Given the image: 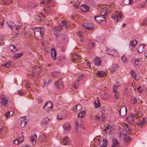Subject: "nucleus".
I'll list each match as a JSON object with an SVG mask.
<instances>
[{"instance_id": "7", "label": "nucleus", "mask_w": 147, "mask_h": 147, "mask_svg": "<svg viewBox=\"0 0 147 147\" xmlns=\"http://www.w3.org/2000/svg\"><path fill=\"white\" fill-rule=\"evenodd\" d=\"M107 53L109 55L114 56H116L117 54V52L115 49H109L107 50Z\"/></svg>"}, {"instance_id": "10", "label": "nucleus", "mask_w": 147, "mask_h": 147, "mask_svg": "<svg viewBox=\"0 0 147 147\" xmlns=\"http://www.w3.org/2000/svg\"><path fill=\"white\" fill-rule=\"evenodd\" d=\"M105 19V17L103 16H94V20L97 22H99V21H104V19Z\"/></svg>"}, {"instance_id": "51", "label": "nucleus", "mask_w": 147, "mask_h": 147, "mask_svg": "<svg viewBox=\"0 0 147 147\" xmlns=\"http://www.w3.org/2000/svg\"><path fill=\"white\" fill-rule=\"evenodd\" d=\"M5 116L6 118H8L10 117V111H8L5 114Z\"/></svg>"}, {"instance_id": "58", "label": "nucleus", "mask_w": 147, "mask_h": 147, "mask_svg": "<svg viewBox=\"0 0 147 147\" xmlns=\"http://www.w3.org/2000/svg\"><path fill=\"white\" fill-rule=\"evenodd\" d=\"M3 39V38L0 36V45H3V44L4 42H2Z\"/></svg>"}, {"instance_id": "56", "label": "nucleus", "mask_w": 147, "mask_h": 147, "mask_svg": "<svg viewBox=\"0 0 147 147\" xmlns=\"http://www.w3.org/2000/svg\"><path fill=\"white\" fill-rule=\"evenodd\" d=\"M89 45L91 46V49L92 48H93L95 45V44L93 42H90L89 43Z\"/></svg>"}, {"instance_id": "6", "label": "nucleus", "mask_w": 147, "mask_h": 147, "mask_svg": "<svg viewBox=\"0 0 147 147\" xmlns=\"http://www.w3.org/2000/svg\"><path fill=\"white\" fill-rule=\"evenodd\" d=\"M28 121V117H23L21 118V125L22 127H24Z\"/></svg>"}, {"instance_id": "2", "label": "nucleus", "mask_w": 147, "mask_h": 147, "mask_svg": "<svg viewBox=\"0 0 147 147\" xmlns=\"http://www.w3.org/2000/svg\"><path fill=\"white\" fill-rule=\"evenodd\" d=\"M1 103L4 106L7 107L9 106L11 102L8 98H6L4 96H2L1 97Z\"/></svg>"}, {"instance_id": "30", "label": "nucleus", "mask_w": 147, "mask_h": 147, "mask_svg": "<svg viewBox=\"0 0 147 147\" xmlns=\"http://www.w3.org/2000/svg\"><path fill=\"white\" fill-rule=\"evenodd\" d=\"M23 54V53L21 52L20 53H17L15 54L13 56V58H18L20 57Z\"/></svg>"}, {"instance_id": "35", "label": "nucleus", "mask_w": 147, "mask_h": 147, "mask_svg": "<svg viewBox=\"0 0 147 147\" xmlns=\"http://www.w3.org/2000/svg\"><path fill=\"white\" fill-rule=\"evenodd\" d=\"M143 91V89L142 88L141 86H138L137 89V92L138 93H141Z\"/></svg>"}, {"instance_id": "38", "label": "nucleus", "mask_w": 147, "mask_h": 147, "mask_svg": "<svg viewBox=\"0 0 147 147\" xmlns=\"http://www.w3.org/2000/svg\"><path fill=\"white\" fill-rule=\"evenodd\" d=\"M140 61V60L138 59H135V65L136 67L139 66V63Z\"/></svg>"}, {"instance_id": "18", "label": "nucleus", "mask_w": 147, "mask_h": 147, "mask_svg": "<svg viewBox=\"0 0 147 147\" xmlns=\"http://www.w3.org/2000/svg\"><path fill=\"white\" fill-rule=\"evenodd\" d=\"M144 44L140 45L138 49V52L140 53H142L145 47Z\"/></svg>"}, {"instance_id": "19", "label": "nucleus", "mask_w": 147, "mask_h": 147, "mask_svg": "<svg viewBox=\"0 0 147 147\" xmlns=\"http://www.w3.org/2000/svg\"><path fill=\"white\" fill-rule=\"evenodd\" d=\"M10 48L12 51L15 53L17 52L18 50V49L17 48L16 46L13 45H11L10 47Z\"/></svg>"}, {"instance_id": "60", "label": "nucleus", "mask_w": 147, "mask_h": 147, "mask_svg": "<svg viewBox=\"0 0 147 147\" xmlns=\"http://www.w3.org/2000/svg\"><path fill=\"white\" fill-rule=\"evenodd\" d=\"M63 26L65 28V26L66 24H67V23L66 21H63L62 22Z\"/></svg>"}, {"instance_id": "16", "label": "nucleus", "mask_w": 147, "mask_h": 147, "mask_svg": "<svg viewBox=\"0 0 147 147\" xmlns=\"http://www.w3.org/2000/svg\"><path fill=\"white\" fill-rule=\"evenodd\" d=\"M119 146V144L116 140L114 139L113 140L112 147H118Z\"/></svg>"}, {"instance_id": "52", "label": "nucleus", "mask_w": 147, "mask_h": 147, "mask_svg": "<svg viewBox=\"0 0 147 147\" xmlns=\"http://www.w3.org/2000/svg\"><path fill=\"white\" fill-rule=\"evenodd\" d=\"M130 140V137L129 136H128L127 137L124 138V140L125 142H127Z\"/></svg>"}, {"instance_id": "32", "label": "nucleus", "mask_w": 147, "mask_h": 147, "mask_svg": "<svg viewBox=\"0 0 147 147\" xmlns=\"http://www.w3.org/2000/svg\"><path fill=\"white\" fill-rule=\"evenodd\" d=\"M48 122V120L45 118H44L41 121V124L43 126L46 125Z\"/></svg>"}, {"instance_id": "47", "label": "nucleus", "mask_w": 147, "mask_h": 147, "mask_svg": "<svg viewBox=\"0 0 147 147\" xmlns=\"http://www.w3.org/2000/svg\"><path fill=\"white\" fill-rule=\"evenodd\" d=\"M13 26V28H15L16 30H19L20 29V25H17L14 24Z\"/></svg>"}, {"instance_id": "49", "label": "nucleus", "mask_w": 147, "mask_h": 147, "mask_svg": "<svg viewBox=\"0 0 147 147\" xmlns=\"http://www.w3.org/2000/svg\"><path fill=\"white\" fill-rule=\"evenodd\" d=\"M121 60L123 62H125L126 61L127 59L125 56H123L121 57Z\"/></svg>"}, {"instance_id": "22", "label": "nucleus", "mask_w": 147, "mask_h": 147, "mask_svg": "<svg viewBox=\"0 0 147 147\" xmlns=\"http://www.w3.org/2000/svg\"><path fill=\"white\" fill-rule=\"evenodd\" d=\"M7 26L10 27L11 30H12L13 28V26L14 24L11 21H8L7 23Z\"/></svg>"}, {"instance_id": "26", "label": "nucleus", "mask_w": 147, "mask_h": 147, "mask_svg": "<svg viewBox=\"0 0 147 147\" xmlns=\"http://www.w3.org/2000/svg\"><path fill=\"white\" fill-rule=\"evenodd\" d=\"M65 59V57L63 55H61L57 58V60L59 62V63H61V62Z\"/></svg>"}, {"instance_id": "24", "label": "nucleus", "mask_w": 147, "mask_h": 147, "mask_svg": "<svg viewBox=\"0 0 147 147\" xmlns=\"http://www.w3.org/2000/svg\"><path fill=\"white\" fill-rule=\"evenodd\" d=\"M77 33L80 38H82V39L80 40L81 42H83V40L82 39L83 38V36H82L83 32L81 31H77Z\"/></svg>"}, {"instance_id": "41", "label": "nucleus", "mask_w": 147, "mask_h": 147, "mask_svg": "<svg viewBox=\"0 0 147 147\" xmlns=\"http://www.w3.org/2000/svg\"><path fill=\"white\" fill-rule=\"evenodd\" d=\"M122 15L121 12H119L118 15L116 16V18L117 19V22H118V20H119L121 18Z\"/></svg>"}, {"instance_id": "36", "label": "nucleus", "mask_w": 147, "mask_h": 147, "mask_svg": "<svg viewBox=\"0 0 147 147\" xmlns=\"http://www.w3.org/2000/svg\"><path fill=\"white\" fill-rule=\"evenodd\" d=\"M81 125L78 123V122L76 124V129L78 131H79L81 130Z\"/></svg>"}, {"instance_id": "5", "label": "nucleus", "mask_w": 147, "mask_h": 147, "mask_svg": "<svg viewBox=\"0 0 147 147\" xmlns=\"http://www.w3.org/2000/svg\"><path fill=\"white\" fill-rule=\"evenodd\" d=\"M138 116L136 114L131 113L129 116L127 118V120L128 121V122L130 123H133L135 118L136 117L137 119Z\"/></svg>"}, {"instance_id": "29", "label": "nucleus", "mask_w": 147, "mask_h": 147, "mask_svg": "<svg viewBox=\"0 0 147 147\" xmlns=\"http://www.w3.org/2000/svg\"><path fill=\"white\" fill-rule=\"evenodd\" d=\"M11 61H9L5 63L2 65V66L5 67H9L11 66Z\"/></svg>"}, {"instance_id": "39", "label": "nucleus", "mask_w": 147, "mask_h": 147, "mask_svg": "<svg viewBox=\"0 0 147 147\" xmlns=\"http://www.w3.org/2000/svg\"><path fill=\"white\" fill-rule=\"evenodd\" d=\"M20 141V143H21L24 140V138L23 135H22L20 137H19L18 138H17Z\"/></svg>"}, {"instance_id": "8", "label": "nucleus", "mask_w": 147, "mask_h": 147, "mask_svg": "<svg viewBox=\"0 0 147 147\" xmlns=\"http://www.w3.org/2000/svg\"><path fill=\"white\" fill-rule=\"evenodd\" d=\"M72 61L73 63H78L81 62V56L78 55H76L73 57Z\"/></svg>"}, {"instance_id": "46", "label": "nucleus", "mask_w": 147, "mask_h": 147, "mask_svg": "<svg viewBox=\"0 0 147 147\" xmlns=\"http://www.w3.org/2000/svg\"><path fill=\"white\" fill-rule=\"evenodd\" d=\"M118 67V65L117 64H114L113 65L112 71H114L115 69Z\"/></svg>"}, {"instance_id": "44", "label": "nucleus", "mask_w": 147, "mask_h": 147, "mask_svg": "<svg viewBox=\"0 0 147 147\" xmlns=\"http://www.w3.org/2000/svg\"><path fill=\"white\" fill-rule=\"evenodd\" d=\"M110 127H111V125H109V124H108V125L107 126V127L104 129V130H103V131L104 132H105V133H106V131H107V130L109 129V128Z\"/></svg>"}, {"instance_id": "59", "label": "nucleus", "mask_w": 147, "mask_h": 147, "mask_svg": "<svg viewBox=\"0 0 147 147\" xmlns=\"http://www.w3.org/2000/svg\"><path fill=\"white\" fill-rule=\"evenodd\" d=\"M3 21H2L1 22H0V28L3 27Z\"/></svg>"}, {"instance_id": "4", "label": "nucleus", "mask_w": 147, "mask_h": 147, "mask_svg": "<svg viewBox=\"0 0 147 147\" xmlns=\"http://www.w3.org/2000/svg\"><path fill=\"white\" fill-rule=\"evenodd\" d=\"M54 84L56 88L59 89H62L64 87L62 78H61L58 81H56Z\"/></svg>"}, {"instance_id": "21", "label": "nucleus", "mask_w": 147, "mask_h": 147, "mask_svg": "<svg viewBox=\"0 0 147 147\" xmlns=\"http://www.w3.org/2000/svg\"><path fill=\"white\" fill-rule=\"evenodd\" d=\"M62 29V27L60 26H57L55 27L53 29V31H57V32H59Z\"/></svg>"}, {"instance_id": "57", "label": "nucleus", "mask_w": 147, "mask_h": 147, "mask_svg": "<svg viewBox=\"0 0 147 147\" xmlns=\"http://www.w3.org/2000/svg\"><path fill=\"white\" fill-rule=\"evenodd\" d=\"M133 104H135L137 103V100L136 98H134L133 99Z\"/></svg>"}, {"instance_id": "43", "label": "nucleus", "mask_w": 147, "mask_h": 147, "mask_svg": "<svg viewBox=\"0 0 147 147\" xmlns=\"http://www.w3.org/2000/svg\"><path fill=\"white\" fill-rule=\"evenodd\" d=\"M84 75L81 74L78 77L77 80L78 81H79L82 80L84 77Z\"/></svg>"}, {"instance_id": "17", "label": "nucleus", "mask_w": 147, "mask_h": 147, "mask_svg": "<svg viewBox=\"0 0 147 147\" xmlns=\"http://www.w3.org/2000/svg\"><path fill=\"white\" fill-rule=\"evenodd\" d=\"M70 142L69 138L68 137H65L64 138L62 141V143L64 145H67Z\"/></svg>"}, {"instance_id": "23", "label": "nucleus", "mask_w": 147, "mask_h": 147, "mask_svg": "<svg viewBox=\"0 0 147 147\" xmlns=\"http://www.w3.org/2000/svg\"><path fill=\"white\" fill-rule=\"evenodd\" d=\"M34 70L36 71V75H40V68L38 66H35L34 68H33Z\"/></svg>"}, {"instance_id": "31", "label": "nucleus", "mask_w": 147, "mask_h": 147, "mask_svg": "<svg viewBox=\"0 0 147 147\" xmlns=\"http://www.w3.org/2000/svg\"><path fill=\"white\" fill-rule=\"evenodd\" d=\"M37 139L36 135L35 134H33L31 136L30 138V140L32 142H33L34 140H36Z\"/></svg>"}, {"instance_id": "28", "label": "nucleus", "mask_w": 147, "mask_h": 147, "mask_svg": "<svg viewBox=\"0 0 147 147\" xmlns=\"http://www.w3.org/2000/svg\"><path fill=\"white\" fill-rule=\"evenodd\" d=\"M60 75V74L57 72H52L51 74V76L53 77H57L59 76Z\"/></svg>"}, {"instance_id": "3", "label": "nucleus", "mask_w": 147, "mask_h": 147, "mask_svg": "<svg viewBox=\"0 0 147 147\" xmlns=\"http://www.w3.org/2000/svg\"><path fill=\"white\" fill-rule=\"evenodd\" d=\"M111 9L108 7H104L100 10V13L101 16H108V13H110Z\"/></svg>"}, {"instance_id": "27", "label": "nucleus", "mask_w": 147, "mask_h": 147, "mask_svg": "<svg viewBox=\"0 0 147 147\" xmlns=\"http://www.w3.org/2000/svg\"><path fill=\"white\" fill-rule=\"evenodd\" d=\"M86 114V111H82L80 112L78 115V117H80L82 118L83 117H84V115Z\"/></svg>"}, {"instance_id": "53", "label": "nucleus", "mask_w": 147, "mask_h": 147, "mask_svg": "<svg viewBox=\"0 0 147 147\" xmlns=\"http://www.w3.org/2000/svg\"><path fill=\"white\" fill-rule=\"evenodd\" d=\"M129 0H124L123 3L125 5H128L129 4Z\"/></svg>"}, {"instance_id": "20", "label": "nucleus", "mask_w": 147, "mask_h": 147, "mask_svg": "<svg viewBox=\"0 0 147 147\" xmlns=\"http://www.w3.org/2000/svg\"><path fill=\"white\" fill-rule=\"evenodd\" d=\"M64 130L68 131L71 129L70 125L67 124H65L63 126Z\"/></svg>"}, {"instance_id": "42", "label": "nucleus", "mask_w": 147, "mask_h": 147, "mask_svg": "<svg viewBox=\"0 0 147 147\" xmlns=\"http://www.w3.org/2000/svg\"><path fill=\"white\" fill-rule=\"evenodd\" d=\"M145 122V121L144 119H143L142 120H140L137 123L139 125L141 126Z\"/></svg>"}, {"instance_id": "25", "label": "nucleus", "mask_w": 147, "mask_h": 147, "mask_svg": "<svg viewBox=\"0 0 147 147\" xmlns=\"http://www.w3.org/2000/svg\"><path fill=\"white\" fill-rule=\"evenodd\" d=\"M108 140L106 138H103V144L101 146V147H106L107 145Z\"/></svg>"}, {"instance_id": "61", "label": "nucleus", "mask_w": 147, "mask_h": 147, "mask_svg": "<svg viewBox=\"0 0 147 147\" xmlns=\"http://www.w3.org/2000/svg\"><path fill=\"white\" fill-rule=\"evenodd\" d=\"M38 102L40 104L41 103L43 102V100L41 98L38 99Z\"/></svg>"}, {"instance_id": "50", "label": "nucleus", "mask_w": 147, "mask_h": 147, "mask_svg": "<svg viewBox=\"0 0 147 147\" xmlns=\"http://www.w3.org/2000/svg\"><path fill=\"white\" fill-rule=\"evenodd\" d=\"M18 94L20 96H22L23 95L24 93V92L22 90H18L17 91Z\"/></svg>"}, {"instance_id": "55", "label": "nucleus", "mask_w": 147, "mask_h": 147, "mask_svg": "<svg viewBox=\"0 0 147 147\" xmlns=\"http://www.w3.org/2000/svg\"><path fill=\"white\" fill-rule=\"evenodd\" d=\"M33 76H38L36 75V71L34 70V69H33V74L32 75Z\"/></svg>"}, {"instance_id": "33", "label": "nucleus", "mask_w": 147, "mask_h": 147, "mask_svg": "<svg viewBox=\"0 0 147 147\" xmlns=\"http://www.w3.org/2000/svg\"><path fill=\"white\" fill-rule=\"evenodd\" d=\"M137 41L136 40H132L130 41L129 45L133 46H135V45L137 44Z\"/></svg>"}, {"instance_id": "48", "label": "nucleus", "mask_w": 147, "mask_h": 147, "mask_svg": "<svg viewBox=\"0 0 147 147\" xmlns=\"http://www.w3.org/2000/svg\"><path fill=\"white\" fill-rule=\"evenodd\" d=\"M147 20L146 18H144L143 21V22L141 23V24H142V25L145 26L147 24V22L146 21Z\"/></svg>"}, {"instance_id": "15", "label": "nucleus", "mask_w": 147, "mask_h": 147, "mask_svg": "<svg viewBox=\"0 0 147 147\" xmlns=\"http://www.w3.org/2000/svg\"><path fill=\"white\" fill-rule=\"evenodd\" d=\"M105 74V72L101 71H97L96 73V76L100 78L103 77Z\"/></svg>"}, {"instance_id": "40", "label": "nucleus", "mask_w": 147, "mask_h": 147, "mask_svg": "<svg viewBox=\"0 0 147 147\" xmlns=\"http://www.w3.org/2000/svg\"><path fill=\"white\" fill-rule=\"evenodd\" d=\"M81 108V105L80 104H78L77 105H76V107H74V109L80 110Z\"/></svg>"}, {"instance_id": "34", "label": "nucleus", "mask_w": 147, "mask_h": 147, "mask_svg": "<svg viewBox=\"0 0 147 147\" xmlns=\"http://www.w3.org/2000/svg\"><path fill=\"white\" fill-rule=\"evenodd\" d=\"M95 107L96 108H98L100 107V103L98 100H97L94 101Z\"/></svg>"}, {"instance_id": "63", "label": "nucleus", "mask_w": 147, "mask_h": 147, "mask_svg": "<svg viewBox=\"0 0 147 147\" xmlns=\"http://www.w3.org/2000/svg\"><path fill=\"white\" fill-rule=\"evenodd\" d=\"M73 7H76V8H79V6L78 5H77L74 4H73Z\"/></svg>"}, {"instance_id": "12", "label": "nucleus", "mask_w": 147, "mask_h": 147, "mask_svg": "<svg viewBox=\"0 0 147 147\" xmlns=\"http://www.w3.org/2000/svg\"><path fill=\"white\" fill-rule=\"evenodd\" d=\"M51 55L53 58L55 60H56L57 52L54 48H52L51 51Z\"/></svg>"}, {"instance_id": "14", "label": "nucleus", "mask_w": 147, "mask_h": 147, "mask_svg": "<svg viewBox=\"0 0 147 147\" xmlns=\"http://www.w3.org/2000/svg\"><path fill=\"white\" fill-rule=\"evenodd\" d=\"M81 9L84 12H88L89 10V7L87 5L84 4L81 5Z\"/></svg>"}, {"instance_id": "62", "label": "nucleus", "mask_w": 147, "mask_h": 147, "mask_svg": "<svg viewBox=\"0 0 147 147\" xmlns=\"http://www.w3.org/2000/svg\"><path fill=\"white\" fill-rule=\"evenodd\" d=\"M21 147H31V146L29 145L26 144L23 145Z\"/></svg>"}, {"instance_id": "11", "label": "nucleus", "mask_w": 147, "mask_h": 147, "mask_svg": "<svg viewBox=\"0 0 147 147\" xmlns=\"http://www.w3.org/2000/svg\"><path fill=\"white\" fill-rule=\"evenodd\" d=\"M94 63L95 65L99 66L101 64V60L99 57H96L94 59Z\"/></svg>"}, {"instance_id": "37", "label": "nucleus", "mask_w": 147, "mask_h": 147, "mask_svg": "<svg viewBox=\"0 0 147 147\" xmlns=\"http://www.w3.org/2000/svg\"><path fill=\"white\" fill-rule=\"evenodd\" d=\"M87 3L88 4L90 5H91L93 6L94 5V1L92 0H87L86 1Z\"/></svg>"}, {"instance_id": "13", "label": "nucleus", "mask_w": 147, "mask_h": 147, "mask_svg": "<svg viewBox=\"0 0 147 147\" xmlns=\"http://www.w3.org/2000/svg\"><path fill=\"white\" fill-rule=\"evenodd\" d=\"M83 26L89 30H92L93 28L94 25L92 24H85Z\"/></svg>"}, {"instance_id": "1", "label": "nucleus", "mask_w": 147, "mask_h": 147, "mask_svg": "<svg viewBox=\"0 0 147 147\" xmlns=\"http://www.w3.org/2000/svg\"><path fill=\"white\" fill-rule=\"evenodd\" d=\"M33 32L36 39L42 40L45 33V29L44 28L42 27H35Z\"/></svg>"}, {"instance_id": "45", "label": "nucleus", "mask_w": 147, "mask_h": 147, "mask_svg": "<svg viewBox=\"0 0 147 147\" xmlns=\"http://www.w3.org/2000/svg\"><path fill=\"white\" fill-rule=\"evenodd\" d=\"M13 143L16 145H18L19 143H20V141L18 140V138H17L16 139L13 141Z\"/></svg>"}, {"instance_id": "64", "label": "nucleus", "mask_w": 147, "mask_h": 147, "mask_svg": "<svg viewBox=\"0 0 147 147\" xmlns=\"http://www.w3.org/2000/svg\"><path fill=\"white\" fill-rule=\"evenodd\" d=\"M134 46H131L129 45V48L131 50H134Z\"/></svg>"}, {"instance_id": "9", "label": "nucleus", "mask_w": 147, "mask_h": 147, "mask_svg": "<svg viewBox=\"0 0 147 147\" xmlns=\"http://www.w3.org/2000/svg\"><path fill=\"white\" fill-rule=\"evenodd\" d=\"M127 110L126 108L125 107H123L121 108L119 111L120 115L124 117L125 116L127 113Z\"/></svg>"}, {"instance_id": "54", "label": "nucleus", "mask_w": 147, "mask_h": 147, "mask_svg": "<svg viewBox=\"0 0 147 147\" xmlns=\"http://www.w3.org/2000/svg\"><path fill=\"white\" fill-rule=\"evenodd\" d=\"M131 74L132 76L134 78H135L136 77V75L135 73V72L133 70L131 71Z\"/></svg>"}]
</instances>
